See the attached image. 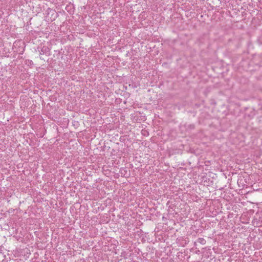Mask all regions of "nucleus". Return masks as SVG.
<instances>
[{"instance_id": "f257e3e1", "label": "nucleus", "mask_w": 262, "mask_h": 262, "mask_svg": "<svg viewBox=\"0 0 262 262\" xmlns=\"http://www.w3.org/2000/svg\"><path fill=\"white\" fill-rule=\"evenodd\" d=\"M199 242L202 244H205L206 243V241L203 238H200L199 239Z\"/></svg>"}]
</instances>
